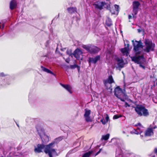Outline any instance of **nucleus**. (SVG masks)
<instances>
[{
	"label": "nucleus",
	"instance_id": "nucleus-41",
	"mask_svg": "<svg viewBox=\"0 0 157 157\" xmlns=\"http://www.w3.org/2000/svg\"><path fill=\"white\" fill-rule=\"evenodd\" d=\"M44 56L45 57H47V55L45 56Z\"/></svg>",
	"mask_w": 157,
	"mask_h": 157
},
{
	"label": "nucleus",
	"instance_id": "nucleus-38",
	"mask_svg": "<svg viewBox=\"0 0 157 157\" xmlns=\"http://www.w3.org/2000/svg\"><path fill=\"white\" fill-rule=\"evenodd\" d=\"M66 62H67V63H69V61H67V60H66Z\"/></svg>",
	"mask_w": 157,
	"mask_h": 157
},
{
	"label": "nucleus",
	"instance_id": "nucleus-32",
	"mask_svg": "<svg viewBox=\"0 0 157 157\" xmlns=\"http://www.w3.org/2000/svg\"><path fill=\"white\" fill-rule=\"evenodd\" d=\"M6 75L4 74L3 73H1L0 74V76L1 77H4Z\"/></svg>",
	"mask_w": 157,
	"mask_h": 157
},
{
	"label": "nucleus",
	"instance_id": "nucleus-6",
	"mask_svg": "<svg viewBox=\"0 0 157 157\" xmlns=\"http://www.w3.org/2000/svg\"><path fill=\"white\" fill-rule=\"evenodd\" d=\"M144 43L145 45L146 46L144 50V52L148 53L150 51H154L155 44L152 42L151 40L145 39Z\"/></svg>",
	"mask_w": 157,
	"mask_h": 157
},
{
	"label": "nucleus",
	"instance_id": "nucleus-35",
	"mask_svg": "<svg viewBox=\"0 0 157 157\" xmlns=\"http://www.w3.org/2000/svg\"><path fill=\"white\" fill-rule=\"evenodd\" d=\"M137 31H138V33H140V32H141V31L140 29H137Z\"/></svg>",
	"mask_w": 157,
	"mask_h": 157
},
{
	"label": "nucleus",
	"instance_id": "nucleus-43",
	"mask_svg": "<svg viewBox=\"0 0 157 157\" xmlns=\"http://www.w3.org/2000/svg\"><path fill=\"white\" fill-rule=\"evenodd\" d=\"M126 45V44H124V46H125Z\"/></svg>",
	"mask_w": 157,
	"mask_h": 157
},
{
	"label": "nucleus",
	"instance_id": "nucleus-18",
	"mask_svg": "<svg viewBox=\"0 0 157 157\" xmlns=\"http://www.w3.org/2000/svg\"><path fill=\"white\" fill-rule=\"evenodd\" d=\"M60 85L63 87L65 89L70 93L72 94V92L71 90L72 88L70 85H68V84L65 85V84H63L61 83H60Z\"/></svg>",
	"mask_w": 157,
	"mask_h": 157
},
{
	"label": "nucleus",
	"instance_id": "nucleus-31",
	"mask_svg": "<svg viewBox=\"0 0 157 157\" xmlns=\"http://www.w3.org/2000/svg\"><path fill=\"white\" fill-rule=\"evenodd\" d=\"M101 150H102V148L100 149L95 154V156L97 155L98 154H99L100 153V152H101Z\"/></svg>",
	"mask_w": 157,
	"mask_h": 157
},
{
	"label": "nucleus",
	"instance_id": "nucleus-17",
	"mask_svg": "<svg viewBox=\"0 0 157 157\" xmlns=\"http://www.w3.org/2000/svg\"><path fill=\"white\" fill-rule=\"evenodd\" d=\"M40 136L42 140V144H46L47 143L49 142V139L48 136H47L44 135L42 137L40 135Z\"/></svg>",
	"mask_w": 157,
	"mask_h": 157
},
{
	"label": "nucleus",
	"instance_id": "nucleus-7",
	"mask_svg": "<svg viewBox=\"0 0 157 157\" xmlns=\"http://www.w3.org/2000/svg\"><path fill=\"white\" fill-rule=\"evenodd\" d=\"M131 58L132 61L139 64V67H140L142 68L144 70L145 69V66L142 65V64H144V63H142L140 61L141 59H144L143 54L140 56L139 55L137 56H134L132 57H131Z\"/></svg>",
	"mask_w": 157,
	"mask_h": 157
},
{
	"label": "nucleus",
	"instance_id": "nucleus-16",
	"mask_svg": "<svg viewBox=\"0 0 157 157\" xmlns=\"http://www.w3.org/2000/svg\"><path fill=\"white\" fill-rule=\"evenodd\" d=\"M17 3L16 0H12L10 3V8L11 10H13L16 8L17 6Z\"/></svg>",
	"mask_w": 157,
	"mask_h": 157
},
{
	"label": "nucleus",
	"instance_id": "nucleus-34",
	"mask_svg": "<svg viewBox=\"0 0 157 157\" xmlns=\"http://www.w3.org/2000/svg\"><path fill=\"white\" fill-rule=\"evenodd\" d=\"M125 105H126V107L129 106H130V105L128 104V103L126 102L125 103Z\"/></svg>",
	"mask_w": 157,
	"mask_h": 157
},
{
	"label": "nucleus",
	"instance_id": "nucleus-27",
	"mask_svg": "<svg viewBox=\"0 0 157 157\" xmlns=\"http://www.w3.org/2000/svg\"><path fill=\"white\" fill-rule=\"evenodd\" d=\"M122 116L121 115L116 114L114 115L113 117V119H117L120 117H121Z\"/></svg>",
	"mask_w": 157,
	"mask_h": 157
},
{
	"label": "nucleus",
	"instance_id": "nucleus-30",
	"mask_svg": "<svg viewBox=\"0 0 157 157\" xmlns=\"http://www.w3.org/2000/svg\"><path fill=\"white\" fill-rule=\"evenodd\" d=\"M101 122H102V124H104V125H105V124L106 123V122L105 121H104L103 120V119H102L100 121Z\"/></svg>",
	"mask_w": 157,
	"mask_h": 157
},
{
	"label": "nucleus",
	"instance_id": "nucleus-2",
	"mask_svg": "<svg viewBox=\"0 0 157 157\" xmlns=\"http://www.w3.org/2000/svg\"><path fill=\"white\" fill-rule=\"evenodd\" d=\"M134 108L135 111L140 116L147 117L149 115L148 109L142 105H137Z\"/></svg>",
	"mask_w": 157,
	"mask_h": 157
},
{
	"label": "nucleus",
	"instance_id": "nucleus-36",
	"mask_svg": "<svg viewBox=\"0 0 157 157\" xmlns=\"http://www.w3.org/2000/svg\"><path fill=\"white\" fill-rule=\"evenodd\" d=\"M156 128H157V127L156 126H155L151 128V129H152V130H153L154 129H155Z\"/></svg>",
	"mask_w": 157,
	"mask_h": 157
},
{
	"label": "nucleus",
	"instance_id": "nucleus-21",
	"mask_svg": "<svg viewBox=\"0 0 157 157\" xmlns=\"http://www.w3.org/2000/svg\"><path fill=\"white\" fill-rule=\"evenodd\" d=\"M67 10L69 13L72 14L75 12H76L77 8L76 7H70L67 8Z\"/></svg>",
	"mask_w": 157,
	"mask_h": 157
},
{
	"label": "nucleus",
	"instance_id": "nucleus-25",
	"mask_svg": "<svg viewBox=\"0 0 157 157\" xmlns=\"http://www.w3.org/2000/svg\"><path fill=\"white\" fill-rule=\"evenodd\" d=\"M109 136V134H107L105 135H103L102 136L101 139L104 140H107Z\"/></svg>",
	"mask_w": 157,
	"mask_h": 157
},
{
	"label": "nucleus",
	"instance_id": "nucleus-29",
	"mask_svg": "<svg viewBox=\"0 0 157 157\" xmlns=\"http://www.w3.org/2000/svg\"><path fill=\"white\" fill-rule=\"evenodd\" d=\"M105 119H106V122L107 123L108 122V121L109 119V117L108 116V115L107 114H106V116L105 117Z\"/></svg>",
	"mask_w": 157,
	"mask_h": 157
},
{
	"label": "nucleus",
	"instance_id": "nucleus-15",
	"mask_svg": "<svg viewBox=\"0 0 157 157\" xmlns=\"http://www.w3.org/2000/svg\"><path fill=\"white\" fill-rule=\"evenodd\" d=\"M153 135V130L151 128H147L145 131L144 136H150Z\"/></svg>",
	"mask_w": 157,
	"mask_h": 157
},
{
	"label": "nucleus",
	"instance_id": "nucleus-4",
	"mask_svg": "<svg viewBox=\"0 0 157 157\" xmlns=\"http://www.w3.org/2000/svg\"><path fill=\"white\" fill-rule=\"evenodd\" d=\"M82 47L91 54H97L101 50L100 48H99L91 44L83 45Z\"/></svg>",
	"mask_w": 157,
	"mask_h": 157
},
{
	"label": "nucleus",
	"instance_id": "nucleus-13",
	"mask_svg": "<svg viewBox=\"0 0 157 157\" xmlns=\"http://www.w3.org/2000/svg\"><path fill=\"white\" fill-rule=\"evenodd\" d=\"M109 11L112 14H117L119 11V6L117 4L114 5V7L110 8Z\"/></svg>",
	"mask_w": 157,
	"mask_h": 157
},
{
	"label": "nucleus",
	"instance_id": "nucleus-10",
	"mask_svg": "<svg viewBox=\"0 0 157 157\" xmlns=\"http://www.w3.org/2000/svg\"><path fill=\"white\" fill-rule=\"evenodd\" d=\"M140 5V3L139 1H134L133 2L132 4V11L135 15L137 14Z\"/></svg>",
	"mask_w": 157,
	"mask_h": 157
},
{
	"label": "nucleus",
	"instance_id": "nucleus-22",
	"mask_svg": "<svg viewBox=\"0 0 157 157\" xmlns=\"http://www.w3.org/2000/svg\"><path fill=\"white\" fill-rule=\"evenodd\" d=\"M41 68L42 69V71H44L48 73L51 74L54 76L55 75L52 71L48 69H47L42 66H41Z\"/></svg>",
	"mask_w": 157,
	"mask_h": 157
},
{
	"label": "nucleus",
	"instance_id": "nucleus-20",
	"mask_svg": "<svg viewBox=\"0 0 157 157\" xmlns=\"http://www.w3.org/2000/svg\"><path fill=\"white\" fill-rule=\"evenodd\" d=\"M129 44H128L127 47L121 48V51L122 53L124 54L126 53V55H128V54H128V51L129 50Z\"/></svg>",
	"mask_w": 157,
	"mask_h": 157
},
{
	"label": "nucleus",
	"instance_id": "nucleus-39",
	"mask_svg": "<svg viewBox=\"0 0 157 157\" xmlns=\"http://www.w3.org/2000/svg\"><path fill=\"white\" fill-rule=\"evenodd\" d=\"M138 124L140 126L141 125V124L140 123H139V124Z\"/></svg>",
	"mask_w": 157,
	"mask_h": 157
},
{
	"label": "nucleus",
	"instance_id": "nucleus-11",
	"mask_svg": "<svg viewBox=\"0 0 157 157\" xmlns=\"http://www.w3.org/2000/svg\"><path fill=\"white\" fill-rule=\"evenodd\" d=\"M85 112L84 115V117L85 118L86 121L87 122H91L92 120L90 116V115L91 113V110L86 109H85Z\"/></svg>",
	"mask_w": 157,
	"mask_h": 157
},
{
	"label": "nucleus",
	"instance_id": "nucleus-24",
	"mask_svg": "<svg viewBox=\"0 0 157 157\" xmlns=\"http://www.w3.org/2000/svg\"><path fill=\"white\" fill-rule=\"evenodd\" d=\"M93 153L92 151H89L85 153L82 156V157H89L91 154Z\"/></svg>",
	"mask_w": 157,
	"mask_h": 157
},
{
	"label": "nucleus",
	"instance_id": "nucleus-42",
	"mask_svg": "<svg viewBox=\"0 0 157 157\" xmlns=\"http://www.w3.org/2000/svg\"><path fill=\"white\" fill-rule=\"evenodd\" d=\"M152 157H155V156H153Z\"/></svg>",
	"mask_w": 157,
	"mask_h": 157
},
{
	"label": "nucleus",
	"instance_id": "nucleus-33",
	"mask_svg": "<svg viewBox=\"0 0 157 157\" xmlns=\"http://www.w3.org/2000/svg\"><path fill=\"white\" fill-rule=\"evenodd\" d=\"M132 16L131 15H129L128 16V19H131L132 18Z\"/></svg>",
	"mask_w": 157,
	"mask_h": 157
},
{
	"label": "nucleus",
	"instance_id": "nucleus-37",
	"mask_svg": "<svg viewBox=\"0 0 157 157\" xmlns=\"http://www.w3.org/2000/svg\"><path fill=\"white\" fill-rule=\"evenodd\" d=\"M132 16H133V18H136V16H135L134 15V14H133V13H132Z\"/></svg>",
	"mask_w": 157,
	"mask_h": 157
},
{
	"label": "nucleus",
	"instance_id": "nucleus-12",
	"mask_svg": "<svg viewBox=\"0 0 157 157\" xmlns=\"http://www.w3.org/2000/svg\"><path fill=\"white\" fill-rule=\"evenodd\" d=\"M101 59L100 56L98 55L96 56L94 58L93 57H89L88 60L89 65H90L91 63L95 64L98 61L100 60Z\"/></svg>",
	"mask_w": 157,
	"mask_h": 157
},
{
	"label": "nucleus",
	"instance_id": "nucleus-14",
	"mask_svg": "<svg viewBox=\"0 0 157 157\" xmlns=\"http://www.w3.org/2000/svg\"><path fill=\"white\" fill-rule=\"evenodd\" d=\"M82 51L79 48L76 49L73 53V55L77 59H79L80 56L82 54Z\"/></svg>",
	"mask_w": 157,
	"mask_h": 157
},
{
	"label": "nucleus",
	"instance_id": "nucleus-28",
	"mask_svg": "<svg viewBox=\"0 0 157 157\" xmlns=\"http://www.w3.org/2000/svg\"><path fill=\"white\" fill-rule=\"evenodd\" d=\"M67 54L69 55L70 56H71L72 55H73V53H71V50L69 51H67Z\"/></svg>",
	"mask_w": 157,
	"mask_h": 157
},
{
	"label": "nucleus",
	"instance_id": "nucleus-8",
	"mask_svg": "<svg viewBox=\"0 0 157 157\" xmlns=\"http://www.w3.org/2000/svg\"><path fill=\"white\" fill-rule=\"evenodd\" d=\"M114 95L120 99L122 101H124V100L122 99L120 97L122 94L124 95L125 94V89H124L123 90L119 86H118L114 89Z\"/></svg>",
	"mask_w": 157,
	"mask_h": 157
},
{
	"label": "nucleus",
	"instance_id": "nucleus-9",
	"mask_svg": "<svg viewBox=\"0 0 157 157\" xmlns=\"http://www.w3.org/2000/svg\"><path fill=\"white\" fill-rule=\"evenodd\" d=\"M106 5V3L104 2L99 1L95 2L93 5L94 6L95 9L102 10L103 9V7Z\"/></svg>",
	"mask_w": 157,
	"mask_h": 157
},
{
	"label": "nucleus",
	"instance_id": "nucleus-5",
	"mask_svg": "<svg viewBox=\"0 0 157 157\" xmlns=\"http://www.w3.org/2000/svg\"><path fill=\"white\" fill-rule=\"evenodd\" d=\"M103 83L106 89L110 90L111 92L112 91L111 84L114 82V81L112 75H109L106 79L103 80Z\"/></svg>",
	"mask_w": 157,
	"mask_h": 157
},
{
	"label": "nucleus",
	"instance_id": "nucleus-40",
	"mask_svg": "<svg viewBox=\"0 0 157 157\" xmlns=\"http://www.w3.org/2000/svg\"><path fill=\"white\" fill-rule=\"evenodd\" d=\"M136 134H138V132H135V133Z\"/></svg>",
	"mask_w": 157,
	"mask_h": 157
},
{
	"label": "nucleus",
	"instance_id": "nucleus-3",
	"mask_svg": "<svg viewBox=\"0 0 157 157\" xmlns=\"http://www.w3.org/2000/svg\"><path fill=\"white\" fill-rule=\"evenodd\" d=\"M132 42L133 46V50L134 51L136 56L139 55L141 54V51H140V48H143L144 46L141 40L139 41L132 40Z\"/></svg>",
	"mask_w": 157,
	"mask_h": 157
},
{
	"label": "nucleus",
	"instance_id": "nucleus-1",
	"mask_svg": "<svg viewBox=\"0 0 157 157\" xmlns=\"http://www.w3.org/2000/svg\"><path fill=\"white\" fill-rule=\"evenodd\" d=\"M55 144V142H52L46 145L42 144H38L37 145V147H35L34 151L36 153H40L42 152L43 149L45 148L44 152L46 154H48L49 157H53L52 154L56 153L55 149L53 148Z\"/></svg>",
	"mask_w": 157,
	"mask_h": 157
},
{
	"label": "nucleus",
	"instance_id": "nucleus-23",
	"mask_svg": "<svg viewBox=\"0 0 157 157\" xmlns=\"http://www.w3.org/2000/svg\"><path fill=\"white\" fill-rule=\"evenodd\" d=\"M70 68L71 69H74L76 68H77L78 70V71H79L80 69V67L79 66H78V65L76 64H75L74 65H71L70 66Z\"/></svg>",
	"mask_w": 157,
	"mask_h": 157
},
{
	"label": "nucleus",
	"instance_id": "nucleus-26",
	"mask_svg": "<svg viewBox=\"0 0 157 157\" xmlns=\"http://www.w3.org/2000/svg\"><path fill=\"white\" fill-rule=\"evenodd\" d=\"M106 24L109 27H110L112 25V22L109 20L106 21Z\"/></svg>",
	"mask_w": 157,
	"mask_h": 157
},
{
	"label": "nucleus",
	"instance_id": "nucleus-19",
	"mask_svg": "<svg viewBox=\"0 0 157 157\" xmlns=\"http://www.w3.org/2000/svg\"><path fill=\"white\" fill-rule=\"evenodd\" d=\"M118 62L117 65L119 67L122 68L124 67V60L123 59H120L119 58H117L116 59Z\"/></svg>",
	"mask_w": 157,
	"mask_h": 157
}]
</instances>
